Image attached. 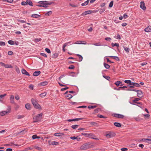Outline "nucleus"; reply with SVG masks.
<instances>
[{"label": "nucleus", "instance_id": "1", "mask_svg": "<svg viewBox=\"0 0 151 151\" xmlns=\"http://www.w3.org/2000/svg\"><path fill=\"white\" fill-rule=\"evenodd\" d=\"M38 3L40 4L36 5L37 6L47 8L48 7L49 5H51L54 3L46 1H42L38 2Z\"/></svg>", "mask_w": 151, "mask_h": 151}, {"label": "nucleus", "instance_id": "2", "mask_svg": "<svg viewBox=\"0 0 151 151\" xmlns=\"http://www.w3.org/2000/svg\"><path fill=\"white\" fill-rule=\"evenodd\" d=\"M42 114L41 113L38 114L33 118V122H37L40 121L42 119Z\"/></svg>", "mask_w": 151, "mask_h": 151}, {"label": "nucleus", "instance_id": "3", "mask_svg": "<svg viewBox=\"0 0 151 151\" xmlns=\"http://www.w3.org/2000/svg\"><path fill=\"white\" fill-rule=\"evenodd\" d=\"M31 102L35 108L37 109H41V106L38 103L37 100L36 99H32Z\"/></svg>", "mask_w": 151, "mask_h": 151}, {"label": "nucleus", "instance_id": "4", "mask_svg": "<svg viewBox=\"0 0 151 151\" xmlns=\"http://www.w3.org/2000/svg\"><path fill=\"white\" fill-rule=\"evenodd\" d=\"M115 135V133L113 132H108L106 136L107 138H111L114 137Z\"/></svg>", "mask_w": 151, "mask_h": 151}, {"label": "nucleus", "instance_id": "5", "mask_svg": "<svg viewBox=\"0 0 151 151\" xmlns=\"http://www.w3.org/2000/svg\"><path fill=\"white\" fill-rule=\"evenodd\" d=\"M11 109V106H8L7 111H3L0 112V116H3L5 115L7 113H9L10 112V109Z\"/></svg>", "mask_w": 151, "mask_h": 151}, {"label": "nucleus", "instance_id": "6", "mask_svg": "<svg viewBox=\"0 0 151 151\" xmlns=\"http://www.w3.org/2000/svg\"><path fill=\"white\" fill-rule=\"evenodd\" d=\"M112 116L115 117L120 118H123L124 117V115L119 114H112Z\"/></svg>", "mask_w": 151, "mask_h": 151}, {"label": "nucleus", "instance_id": "7", "mask_svg": "<svg viewBox=\"0 0 151 151\" xmlns=\"http://www.w3.org/2000/svg\"><path fill=\"white\" fill-rule=\"evenodd\" d=\"M89 148V145L87 143H86L82 145L80 147V149L81 150H85L88 149Z\"/></svg>", "mask_w": 151, "mask_h": 151}, {"label": "nucleus", "instance_id": "8", "mask_svg": "<svg viewBox=\"0 0 151 151\" xmlns=\"http://www.w3.org/2000/svg\"><path fill=\"white\" fill-rule=\"evenodd\" d=\"M140 7L143 10H145L146 9V7L145 6V4L144 1H141L140 2Z\"/></svg>", "mask_w": 151, "mask_h": 151}, {"label": "nucleus", "instance_id": "9", "mask_svg": "<svg viewBox=\"0 0 151 151\" xmlns=\"http://www.w3.org/2000/svg\"><path fill=\"white\" fill-rule=\"evenodd\" d=\"M88 137L96 140L99 139L96 138L95 135L92 133L89 134Z\"/></svg>", "mask_w": 151, "mask_h": 151}, {"label": "nucleus", "instance_id": "10", "mask_svg": "<svg viewBox=\"0 0 151 151\" xmlns=\"http://www.w3.org/2000/svg\"><path fill=\"white\" fill-rule=\"evenodd\" d=\"M137 92V96L139 98H142L143 97L142 92L141 90H137L136 92Z\"/></svg>", "mask_w": 151, "mask_h": 151}, {"label": "nucleus", "instance_id": "11", "mask_svg": "<svg viewBox=\"0 0 151 151\" xmlns=\"http://www.w3.org/2000/svg\"><path fill=\"white\" fill-rule=\"evenodd\" d=\"M48 84L47 81H43L40 83L38 84V85L40 86H44L47 85Z\"/></svg>", "mask_w": 151, "mask_h": 151}, {"label": "nucleus", "instance_id": "12", "mask_svg": "<svg viewBox=\"0 0 151 151\" xmlns=\"http://www.w3.org/2000/svg\"><path fill=\"white\" fill-rule=\"evenodd\" d=\"M70 138L71 139L73 140H74L76 139L78 141H80L81 140V138L79 136L75 137L73 136L71 137H70Z\"/></svg>", "mask_w": 151, "mask_h": 151}, {"label": "nucleus", "instance_id": "13", "mask_svg": "<svg viewBox=\"0 0 151 151\" xmlns=\"http://www.w3.org/2000/svg\"><path fill=\"white\" fill-rule=\"evenodd\" d=\"M92 13V11L91 10H88L85 11L81 15L83 16L85 15L88 14H90Z\"/></svg>", "mask_w": 151, "mask_h": 151}, {"label": "nucleus", "instance_id": "14", "mask_svg": "<svg viewBox=\"0 0 151 151\" xmlns=\"http://www.w3.org/2000/svg\"><path fill=\"white\" fill-rule=\"evenodd\" d=\"M144 31L147 32H151V26H148L144 29Z\"/></svg>", "mask_w": 151, "mask_h": 151}, {"label": "nucleus", "instance_id": "15", "mask_svg": "<svg viewBox=\"0 0 151 151\" xmlns=\"http://www.w3.org/2000/svg\"><path fill=\"white\" fill-rule=\"evenodd\" d=\"M22 73L24 75H25L27 76H29V74L23 68L22 70Z\"/></svg>", "mask_w": 151, "mask_h": 151}, {"label": "nucleus", "instance_id": "16", "mask_svg": "<svg viewBox=\"0 0 151 151\" xmlns=\"http://www.w3.org/2000/svg\"><path fill=\"white\" fill-rule=\"evenodd\" d=\"M10 103L12 104H14V96L13 95H11L10 98Z\"/></svg>", "mask_w": 151, "mask_h": 151}, {"label": "nucleus", "instance_id": "17", "mask_svg": "<svg viewBox=\"0 0 151 151\" xmlns=\"http://www.w3.org/2000/svg\"><path fill=\"white\" fill-rule=\"evenodd\" d=\"M41 73V72L40 71H36L33 74V75L35 76H37L39 75Z\"/></svg>", "mask_w": 151, "mask_h": 151}, {"label": "nucleus", "instance_id": "18", "mask_svg": "<svg viewBox=\"0 0 151 151\" xmlns=\"http://www.w3.org/2000/svg\"><path fill=\"white\" fill-rule=\"evenodd\" d=\"M31 17L33 18H38L40 17L41 16L38 14H34L32 15Z\"/></svg>", "mask_w": 151, "mask_h": 151}, {"label": "nucleus", "instance_id": "19", "mask_svg": "<svg viewBox=\"0 0 151 151\" xmlns=\"http://www.w3.org/2000/svg\"><path fill=\"white\" fill-rule=\"evenodd\" d=\"M64 135L63 133H56L54 134V135L56 137H59Z\"/></svg>", "mask_w": 151, "mask_h": 151}, {"label": "nucleus", "instance_id": "20", "mask_svg": "<svg viewBox=\"0 0 151 151\" xmlns=\"http://www.w3.org/2000/svg\"><path fill=\"white\" fill-rule=\"evenodd\" d=\"M114 125L116 127H121V124L119 123L115 122L114 124Z\"/></svg>", "mask_w": 151, "mask_h": 151}, {"label": "nucleus", "instance_id": "21", "mask_svg": "<svg viewBox=\"0 0 151 151\" xmlns=\"http://www.w3.org/2000/svg\"><path fill=\"white\" fill-rule=\"evenodd\" d=\"M34 148L39 151H42V149L41 147L37 146H34Z\"/></svg>", "mask_w": 151, "mask_h": 151}, {"label": "nucleus", "instance_id": "22", "mask_svg": "<svg viewBox=\"0 0 151 151\" xmlns=\"http://www.w3.org/2000/svg\"><path fill=\"white\" fill-rule=\"evenodd\" d=\"M109 57H110L113 58V59L117 61H119L120 60L119 58L117 56H111Z\"/></svg>", "mask_w": 151, "mask_h": 151}, {"label": "nucleus", "instance_id": "23", "mask_svg": "<svg viewBox=\"0 0 151 151\" xmlns=\"http://www.w3.org/2000/svg\"><path fill=\"white\" fill-rule=\"evenodd\" d=\"M82 41H76L75 43H72V44H70V45L71 44H86V43L85 42V43H82Z\"/></svg>", "mask_w": 151, "mask_h": 151}, {"label": "nucleus", "instance_id": "24", "mask_svg": "<svg viewBox=\"0 0 151 151\" xmlns=\"http://www.w3.org/2000/svg\"><path fill=\"white\" fill-rule=\"evenodd\" d=\"M25 107L28 110H30L31 109L30 105L28 103L26 104L25 105Z\"/></svg>", "mask_w": 151, "mask_h": 151}, {"label": "nucleus", "instance_id": "25", "mask_svg": "<svg viewBox=\"0 0 151 151\" xmlns=\"http://www.w3.org/2000/svg\"><path fill=\"white\" fill-rule=\"evenodd\" d=\"M27 4H28L29 5L31 6H33V3L30 0H27Z\"/></svg>", "mask_w": 151, "mask_h": 151}, {"label": "nucleus", "instance_id": "26", "mask_svg": "<svg viewBox=\"0 0 151 151\" xmlns=\"http://www.w3.org/2000/svg\"><path fill=\"white\" fill-rule=\"evenodd\" d=\"M76 55L78 56L79 60H78V61L79 62L81 61L83 59V57L81 55L78 54H76Z\"/></svg>", "mask_w": 151, "mask_h": 151}, {"label": "nucleus", "instance_id": "27", "mask_svg": "<svg viewBox=\"0 0 151 151\" xmlns=\"http://www.w3.org/2000/svg\"><path fill=\"white\" fill-rule=\"evenodd\" d=\"M104 67L107 69H109L110 68V66L108 64L104 63Z\"/></svg>", "mask_w": 151, "mask_h": 151}, {"label": "nucleus", "instance_id": "28", "mask_svg": "<svg viewBox=\"0 0 151 151\" xmlns=\"http://www.w3.org/2000/svg\"><path fill=\"white\" fill-rule=\"evenodd\" d=\"M89 0H87L84 3H83L81 4V5L82 6H84L87 5L88 4Z\"/></svg>", "mask_w": 151, "mask_h": 151}, {"label": "nucleus", "instance_id": "29", "mask_svg": "<svg viewBox=\"0 0 151 151\" xmlns=\"http://www.w3.org/2000/svg\"><path fill=\"white\" fill-rule=\"evenodd\" d=\"M6 95V94L3 95H1L0 96V102H2L3 101L2 99Z\"/></svg>", "mask_w": 151, "mask_h": 151}, {"label": "nucleus", "instance_id": "30", "mask_svg": "<svg viewBox=\"0 0 151 151\" xmlns=\"http://www.w3.org/2000/svg\"><path fill=\"white\" fill-rule=\"evenodd\" d=\"M111 45V46L113 47H114V46H116L117 47H119V45L118 43H112Z\"/></svg>", "mask_w": 151, "mask_h": 151}, {"label": "nucleus", "instance_id": "31", "mask_svg": "<svg viewBox=\"0 0 151 151\" xmlns=\"http://www.w3.org/2000/svg\"><path fill=\"white\" fill-rule=\"evenodd\" d=\"M123 47L124 50L126 51L127 52H129L130 49L129 48L127 47L123 46Z\"/></svg>", "mask_w": 151, "mask_h": 151}, {"label": "nucleus", "instance_id": "32", "mask_svg": "<svg viewBox=\"0 0 151 151\" xmlns=\"http://www.w3.org/2000/svg\"><path fill=\"white\" fill-rule=\"evenodd\" d=\"M90 124L92 126H97L98 124L96 122H90Z\"/></svg>", "mask_w": 151, "mask_h": 151}, {"label": "nucleus", "instance_id": "33", "mask_svg": "<svg viewBox=\"0 0 151 151\" xmlns=\"http://www.w3.org/2000/svg\"><path fill=\"white\" fill-rule=\"evenodd\" d=\"M5 67L6 68H12L13 66L10 64H5Z\"/></svg>", "mask_w": 151, "mask_h": 151}, {"label": "nucleus", "instance_id": "34", "mask_svg": "<svg viewBox=\"0 0 151 151\" xmlns=\"http://www.w3.org/2000/svg\"><path fill=\"white\" fill-rule=\"evenodd\" d=\"M140 100V99L138 98H135V99H134L132 100V102L133 103H137V101H139V100Z\"/></svg>", "mask_w": 151, "mask_h": 151}, {"label": "nucleus", "instance_id": "35", "mask_svg": "<svg viewBox=\"0 0 151 151\" xmlns=\"http://www.w3.org/2000/svg\"><path fill=\"white\" fill-rule=\"evenodd\" d=\"M122 83L121 81H117L114 84L116 85L117 86H118L119 85V84Z\"/></svg>", "mask_w": 151, "mask_h": 151}, {"label": "nucleus", "instance_id": "36", "mask_svg": "<svg viewBox=\"0 0 151 151\" xmlns=\"http://www.w3.org/2000/svg\"><path fill=\"white\" fill-rule=\"evenodd\" d=\"M97 116L98 117L100 118H104V119H106L107 118L106 117L104 116L103 115H101V114H98L97 115Z\"/></svg>", "mask_w": 151, "mask_h": 151}, {"label": "nucleus", "instance_id": "37", "mask_svg": "<svg viewBox=\"0 0 151 151\" xmlns=\"http://www.w3.org/2000/svg\"><path fill=\"white\" fill-rule=\"evenodd\" d=\"M79 125L76 124L71 126V127L72 128L75 129L76 128H77L79 127Z\"/></svg>", "mask_w": 151, "mask_h": 151}, {"label": "nucleus", "instance_id": "38", "mask_svg": "<svg viewBox=\"0 0 151 151\" xmlns=\"http://www.w3.org/2000/svg\"><path fill=\"white\" fill-rule=\"evenodd\" d=\"M52 12L51 11H49L47 12L45 14V16H49L52 14Z\"/></svg>", "mask_w": 151, "mask_h": 151}, {"label": "nucleus", "instance_id": "39", "mask_svg": "<svg viewBox=\"0 0 151 151\" xmlns=\"http://www.w3.org/2000/svg\"><path fill=\"white\" fill-rule=\"evenodd\" d=\"M8 43L11 45H12L14 44V42L12 40H9L8 41Z\"/></svg>", "mask_w": 151, "mask_h": 151}, {"label": "nucleus", "instance_id": "40", "mask_svg": "<svg viewBox=\"0 0 151 151\" xmlns=\"http://www.w3.org/2000/svg\"><path fill=\"white\" fill-rule=\"evenodd\" d=\"M83 119V118H75L73 119V121H78L79 120H82Z\"/></svg>", "mask_w": 151, "mask_h": 151}, {"label": "nucleus", "instance_id": "41", "mask_svg": "<svg viewBox=\"0 0 151 151\" xmlns=\"http://www.w3.org/2000/svg\"><path fill=\"white\" fill-rule=\"evenodd\" d=\"M66 97L68 98V99H70L72 98L73 96L70 94H69L66 95Z\"/></svg>", "mask_w": 151, "mask_h": 151}, {"label": "nucleus", "instance_id": "42", "mask_svg": "<svg viewBox=\"0 0 151 151\" xmlns=\"http://www.w3.org/2000/svg\"><path fill=\"white\" fill-rule=\"evenodd\" d=\"M58 53H54L52 55V57L53 58H56L58 57Z\"/></svg>", "mask_w": 151, "mask_h": 151}, {"label": "nucleus", "instance_id": "43", "mask_svg": "<svg viewBox=\"0 0 151 151\" xmlns=\"http://www.w3.org/2000/svg\"><path fill=\"white\" fill-rule=\"evenodd\" d=\"M96 106H89L88 107V109H91L95 108H96Z\"/></svg>", "mask_w": 151, "mask_h": 151}, {"label": "nucleus", "instance_id": "44", "mask_svg": "<svg viewBox=\"0 0 151 151\" xmlns=\"http://www.w3.org/2000/svg\"><path fill=\"white\" fill-rule=\"evenodd\" d=\"M126 90L127 91H133L135 92H137V90L132 88H128Z\"/></svg>", "mask_w": 151, "mask_h": 151}, {"label": "nucleus", "instance_id": "45", "mask_svg": "<svg viewBox=\"0 0 151 151\" xmlns=\"http://www.w3.org/2000/svg\"><path fill=\"white\" fill-rule=\"evenodd\" d=\"M114 3V1H111L109 3V7H112Z\"/></svg>", "mask_w": 151, "mask_h": 151}, {"label": "nucleus", "instance_id": "46", "mask_svg": "<svg viewBox=\"0 0 151 151\" xmlns=\"http://www.w3.org/2000/svg\"><path fill=\"white\" fill-rule=\"evenodd\" d=\"M131 81L129 80H125L124 81V82L126 83L129 84V85L130 84V83L131 82Z\"/></svg>", "mask_w": 151, "mask_h": 151}, {"label": "nucleus", "instance_id": "47", "mask_svg": "<svg viewBox=\"0 0 151 151\" xmlns=\"http://www.w3.org/2000/svg\"><path fill=\"white\" fill-rule=\"evenodd\" d=\"M47 94V93L46 92H44L43 93H42L40 94V96L41 97H44L46 96Z\"/></svg>", "mask_w": 151, "mask_h": 151}, {"label": "nucleus", "instance_id": "48", "mask_svg": "<svg viewBox=\"0 0 151 151\" xmlns=\"http://www.w3.org/2000/svg\"><path fill=\"white\" fill-rule=\"evenodd\" d=\"M58 144V142H57L55 141H52L51 142V145H57Z\"/></svg>", "mask_w": 151, "mask_h": 151}, {"label": "nucleus", "instance_id": "49", "mask_svg": "<svg viewBox=\"0 0 151 151\" xmlns=\"http://www.w3.org/2000/svg\"><path fill=\"white\" fill-rule=\"evenodd\" d=\"M21 4L23 6H26L27 5V1H22L21 3Z\"/></svg>", "mask_w": 151, "mask_h": 151}, {"label": "nucleus", "instance_id": "50", "mask_svg": "<svg viewBox=\"0 0 151 151\" xmlns=\"http://www.w3.org/2000/svg\"><path fill=\"white\" fill-rule=\"evenodd\" d=\"M103 76L105 78L109 81V79L110 78L109 76L103 75Z\"/></svg>", "mask_w": 151, "mask_h": 151}, {"label": "nucleus", "instance_id": "51", "mask_svg": "<svg viewBox=\"0 0 151 151\" xmlns=\"http://www.w3.org/2000/svg\"><path fill=\"white\" fill-rule=\"evenodd\" d=\"M4 1L5 2H7L9 3H12L13 1V0H4Z\"/></svg>", "mask_w": 151, "mask_h": 151}, {"label": "nucleus", "instance_id": "52", "mask_svg": "<svg viewBox=\"0 0 151 151\" xmlns=\"http://www.w3.org/2000/svg\"><path fill=\"white\" fill-rule=\"evenodd\" d=\"M24 116L23 115H19L17 116V118L18 119H21L24 118Z\"/></svg>", "mask_w": 151, "mask_h": 151}, {"label": "nucleus", "instance_id": "53", "mask_svg": "<svg viewBox=\"0 0 151 151\" xmlns=\"http://www.w3.org/2000/svg\"><path fill=\"white\" fill-rule=\"evenodd\" d=\"M71 42L70 41L68 42L65 43L63 45V46H64V47H65L66 46L68 45Z\"/></svg>", "mask_w": 151, "mask_h": 151}, {"label": "nucleus", "instance_id": "54", "mask_svg": "<svg viewBox=\"0 0 151 151\" xmlns=\"http://www.w3.org/2000/svg\"><path fill=\"white\" fill-rule=\"evenodd\" d=\"M75 72H71L70 73L69 75L70 76H72L73 77H75Z\"/></svg>", "mask_w": 151, "mask_h": 151}, {"label": "nucleus", "instance_id": "55", "mask_svg": "<svg viewBox=\"0 0 151 151\" xmlns=\"http://www.w3.org/2000/svg\"><path fill=\"white\" fill-rule=\"evenodd\" d=\"M6 45L5 43L4 42H0V46H4Z\"/></svg>", "mask_w": 151, "mask_h": 151}, {"label": "nucleus", "instance_id": "56", "mask_svg": "<svg viewBox=\"0 0 151 151\" xmlns=\"http://www.w3.org/2000/svg\"><path fill=\"white\" fill-rule=\"evenodd\" d=\"M81 134L85 136L86 137H88L89 134L85 133H82Z\"/></svg>", "mask_w": 151, "mask_h": 151}, {"label": "nucleus", "instance_id": "57", "mask_svg": "<svg viewBox=\"0 0 151 151\" xmlns=\"http://www.w3.org/2000/svg\"><path fill=\"white\" fill-rule=\"evenodd\" d=\"M45 50L48 53H50L51 52L50 50L48 48H46Z\"/></svg>", "mask_w": 151, "mask_h": 151}, {"label": "nucleus", "instance_id": "58", "mask_svg": "<svg viewBox=\"0 0 151 151\" xmlns=\"http://www.w3.org/2000/svg\"><path fill=\"white\" fill-rule=\"evenodd\" d=\"M93 45L95 46H101V45L100 43H93Z\"/></svg>", "mask_w": 151, "mask_h": 151}, {"label": "nucleus", "instance_id": "59", "mask_svg": "<svg viewBox=\"0 0 151 151\" xmlns=\"http://www.w3.org/2000/svg\"><path fill=\"white\" fill-rule=\"evenodd\" d=\"M40 55L42 56H43L45 58H46L47 57V55L45 53H40Z\"/></svg>", "mask_w": 151, "mask_h": 151}, {"label": "nucleus", "instance_id": "60", "mask_svg": "<svg viewBox=\"0 0 151 151\" xmlns=\"http://www.w3.org/2000/svg\"><path fill=\"white\" fill-rule=\"evenodd\" d=\"M75 68V67L73 65H70L68 67L69 69H73Z\"/></svg>", "mask_w": 151, "mask_h": 151}, {"label": "nucleus", "instance_id": "61", "mask_svg": "<svg viewBox=\"0 0 151 151\" xmlns=\"http://www.w3.org/2000/svg\"><path fill=\"white\" fill-rule=\"evenodd\" d=\"M33 86L32 84H31L29 86V88L31 90H33Z\"/></svg>", "mask_w": 151, "mask_h": 151}, {"label": "nucleus", "instance_id": "62", "mask_svg": "<svg viewBox=\"0 0 151 151\" xmlns=\"http://www.w3.org/2000/svg\"><path fill=\"white\" fill-rule=\"evenodd\" d=\"M127 150V148H123L121 149V150L122 151H126Z\"/></svg>", "mask_w": 151, "mask_h": 151}, {"label": "nucleus", "instance_id": "63", "mask_svg": "<svg viewBox=\"0 0 151 151\" xmlns=\"http://www.w3.org/2000/svg\"><path fill=\"white\" fill-rule=\"evenodd\" d=\"M128 16L127 15V14H123V17L125 19H126V18H127V17H128Z\"/></svg>", "mask_w": 151, "mask_h": 151}, {"label": "nucleus", "instance_id": "64", "mask_svg": "<svg viewBox=\"0 0 151 151\" xmlns=\"http://www.w3.org/2000/svg\"><path fill=\"white\" fill-rule=\"evenodd\" d=\"M13 54V52L11 51H9L8 52V55H12Z\"/></svg>", "mask_w": 151, "mask_h": 151}]
</instances>
